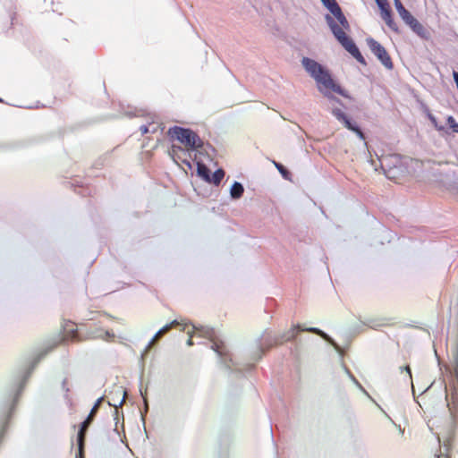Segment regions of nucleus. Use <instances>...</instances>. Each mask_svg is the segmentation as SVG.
<instances>
[{"mask_svg": "<svg viewBox=\"0 0 458 458\" xmlns=\"http://www.w3.org/2000/svg\"><path fill=\"white\" fill-rule=\"evenodd\" d=\"M320 1L322 5L327 9L329 13H331L326 14L325 20L329 30H331L334 38H335L342 47L344 48L348 54L352 55V57L357 59L361 65H367L366 60L360 54L357 44L354 43L353 39L349 35L343 31L344 29L348 30L351 28V25L349 24V21H347L338 2L336 0Z\"/></svg>", "mask_w": 458, "mask_h": 458, "instance_id": "1", "label": "nucleus"}, {"mask_svg": "<svg viewBox=\"0 0 458 458\" xmlns=\"http://www.w3.org/2000/svg\"><path fill=\"white\" fill-rule=\"evenodd\" d=\"M49 352V349L44 350L37 355L36 359L32 360L29 369H26L18 385H13L12 388L8 389L5 394L0 400V443L4 438L5 431L10 424L11 419L17 407L19 398L22 394L27 380L30 379L32 371L36 369L37 365L41 360L44 359L46 354Z\"/></svg>", "mask_w": 458, "mask_h": 458, "instance_id": "2", "label": "nucleus"}, {"mask_svg": "<svg viewBox=\"0 0 458 458\" xmlns=\"http://www.w3.org/2000/svg\"><path fill=\"white\" fill-rule=\"evenodd\" d=\"M197 333L201 337H206L212 342L211 348L214 352H217V355L220 359V362L224 363L226 369L231 372L241 373L243 369H242L238 363L234 362L233 358L231 353H229L226 350L225 342L220 340L218 335L215 331L214 328L209 327L208 326H196L192 325V330L188 331L189 339L187 341L188 346L193 345L192 337L194 334Z\"/></svg>", "mask_w": 458, "mask_h": 458, "instance_id": "3", "label": "nucleus"}, {"mask_svg": "<svg viewBox=\"0 0 458 458\" xmlns=\"http://www.w3.org/2000/svg\"><path fill=\"white\" fill-rule=\"evenodd\" d=\"M301 65L304 71L308 72L310 77L314 79L317 84L331 89V91L339 94L342 98L352 99L347 90L335 82L326 66L322 65L315 59L309 57H302Z\"/></svg>", "mask_w": 458, "mask_h": 458, "instance_id": "4", "label": "nucleus"}, {"mask_svg": "<svg viewBox=\"0 0 458 458\" xmlns=\"http://www.w3.org/2000/svg\"><path fill=\"white\" fill-rule=\"evenodd\" d=\"M297 332H310V333H313L318 336H321V338L323 340H325L327 343H328L330 345H332L333 348H335V350L337 351V352L341 353L340 345L338 344H336V342L332 338L331 335H329L328 334L320 330L319 328H317L314 327L302 328L301 325L294 326L291 329L286 331L284 334L279 335L276 336H272L269 332L265 331V334L263 336L264 343L259 344V350H261V352H264V351H265L264 345L265 344L267 345V349H269L272 347V345H275L276 344H281L284 342H289V341L294 340L296 337Z\"/></svg>", "mask_w": 458, "mask_h": 458, "instance_id": "5", "label": "nucleus"}, {"mask_svg": "<svg viewBox=\"0 0 458 458\" xmlns=\"http://www.w3.org/2000/svg\"><path fill=\"white\" fill-rule=\"evenodd\" d=\"M167 134L172 140L179 141L189 151H199L201 155L208 154L207 148H211L213 152L215 151L212 146L204 144V141L195 131L190 128L174 125L168 129Z\"/></svg>", "mask_w": 458, "mask_h": 458, "instance_id": "6", "label": "nucleus"}, {"mask_svg": "<svg viewBox=\"0 0 458 458\" xmlns=\"http://www.w3.org/2000/svg\"><path fill=\"white\" fill-rule=\"evenodd\" d=\"M102 402H103L102 396L99 397L97 401H95V403H94L91 411H89L85 420L81 421L80 424L79 432H77V437H76L77 452L75 454V458H83L84 439H86L87 430H88L89 426L93 422L96 413L98 411V409H99Z\"/></svg>", "mask_w": 458, "mask_h": 458, "instance_id": "7", "label": "nucleus"}, {"mask_svg": "<svg viewBox=\"0 0 458 458\" xmlns=\"http://www.w3.org/2000/svg\"><path fill=\"white\" fill-rule=\"evenodd\" d=\"M367 46H369L372 55H376L377 59L381 62L386 70L393 69V62L390 55L386 52V48L373 38H366Z\"/></svg>", "mask_w": 458, "mask_h": 458, "instance_id": "8", "label": "nucleus"}, {"mask_svg": "<svg viewBox=\"0 0 458 458\" xmlns=\"http://www.w3.org/2000/svg\"><path fill=\"white\" fill-rule=\"evenodd\" d=\"M189 324L190 322H184L183 320H174L171 323L163 326V327L159 329L154 336H152L150 342L148 343V344H147V347L145 348L144 353H147L149 351L150 346L154 342H156L157 338L167 334L172 328L182 327L181 330L183 331L184 328L188 327Z\"/></svg>", "mask_w": 458, "mask_h": 458, "instance_id": "9", "label": "nucleus"}, {"mask_svg": "<svg viewBox=\"0 0 458 458\" xmlns=\"http://www.w3.org/2000/svg\"><path fill=\"white\" fill-rule=\"evenodd\" d=\"M331 113L336 121L344 124L350 131H357L360 126L356 122L351 119L347 114L338 107H332Z\"/></svg>", "mask_w": 458, "mask_h": 458, "instance_id": "10", "label": "nucleus"}, {"mask_svg": "<svg viewBox=\"0 0 458 458\" xmlns=\"http://www.w3.org/2000/svg\"><path fill=\"white\" fill-rule=\"evenodd\" d=\"M331 113L336 121L344 124L350 131H357L360 126L356 122L351 119L347 114L338 107H332Z\"/></svg>", "mask_w": 458, "mask_h": 458, "instance_id": "11", "label": "nucleus"}, {"mask_svg": "<svg viewBox=\"0 0 458 458\" xmlns=\"http://www.w3.org/2000/svg\"><path fill=\"white\" fill-rule=\"evenodd\" d=\"M406 24L408 27H410L411 30L413 31L414 34H416L423 40L428 41L431 39L430 30L422 25L420 21H417L416 18L408 21Z\"/></svg>", "mask_w": 458, "mask_h": 458, "instance_id": "12", "label": "nucleus"}, {"mask_svg": "<svg viewBox=\"0 0 458 458\" xmlns=\"http://www.w3.org/2000/svg\"><path fill=\"white\" fill-rule=\"evenodd\" d=\"M190 152L191 151H189L186 147L182 148L181 146L172 145L171 149L169 151V156L175 162L177 161V159H180L182 163L187 165L188 167L191 168V163L188 161L187 158L182 157Z\"/></svg>", "mask_w": 458, "mask_h": 458, "instance_id": "13", "label": "nucleus"}, {"mask_svg": "<svg viewBox=\"0 0 458 458\" xmlns=\"http://www.w3.org/2000/svg\"><path fill=\"white\" fill-rule=\"evenodd\" d=\"M394 6L399 17L402 18L404 23H408L411 20L415 19V17L412 14H411L410 11L405 9L401 0H394Z\"/></svg>", "mask_w": 458, "mask_h": 458, "instance_id": "14", "label": "nucleus"}, {"mask_svg": "<svg viewBox=\"0 0 458 458\" xmlns=\"http://www.w3.org/2000/svg\"><path fill=\"white\" fill-rule=\"evenodd\" d=\"M381 15L382 19L386 22V25L388 26V28L391 29V30L394 31L395 33H398V27L396 22L393 19L391 9L381 11Z\"/></svg>", "mask_w": 458, "mask_h": 458, "instance_id": "15", "label": "nucleus"}, {"mask_svg": "<svg viewBox=\"0 0 458 458\" xmlns=\"http://www.w3.org/2000/svg\"><path fill=\"white\" fill-rule=\"evenodd\" d=\"M225 172L223 168H217L209 175L207 182L215 186H219L221 181L225 178Z\"/></svg>", "mask_w": 458, "mask_h": 458, "instance_id": "16", "label": "nucleus"}, {"mask_svg": "<svg viewBox=\"0 0 458 458\" xmlns=\"http://www.w3.org/2000/svg\"><path fill=\"white\" fill-rule=\"evenodd\" d=\"M62 390L64 391V400L66 403V405L70 410L73 411L74 403L72 401V397L69 394L70 388L68 386V379L64 378L62 382Z\"/></svg>", "mask_w": 458, "mask_h": 458, "instance_id": "17", "label": "nucleus"}, {"mask_svg": "<svg viewBox=\"0 0 458 458\" xmlns=\"http://www.w3.org/2000/svg\"><path fill=\"white\" fill-rule=\"evenodd\" d=\"M319 92L322 93L323 97L328 99L329 102L334 106L335 104L344 107V104L342 103L341 99L334 96L333 93L329 92L330 89L318 86Z\"/></svg>", "mask_w": 458, "mask_h": 458, "instance_id": "18", "label": "nucleus"}, {"mask_svg": "<svg viewBox=\"0 0 458 458\" xmlns=\"http://www.w3.org/2000/svg\"><path fill=\"white\" fill-rule=\"evenodd\" d=\"M197 175L199 176L201 179H203L204 182H207V181L209 178V175L212 174V171L208 167L207 165H205L202 162H197Z\"/></svg>", "mask_w": 458, "mask_h": 458, "instance_id": "19", "label": "nucleus"}, {"mask_svg": "<svg viewBox=\"0 0 458 458\" xmlns=\"http://www.w3.org/2000/svg\"><path fill=\"white\" fill-rule=\"evenodd\" d=\"M244 193L243 184L234 181L231 186L230 194L233 199H239Z\"/></svg>", "mask_w": 458, "mask_h": 458, "instance_id": "20", "label": "nucleus"}, {"mask_svg": "<svg viewBox=\"0 0 458 458\" xmlns=\"http://www.w3.org/2000/svg\"><path fill=\"white\" fill-rule=\"evenodd\" d=\"M342 368H344L346 375L348 376V377H350V379L352 381L354 386H358L359 389H360L362 392H364V394H366L368 395V394H367L366 390L364 389V387L360 384V382L353 376V374L351 372V370L344 364H342Z\"/></svg>", "mask_w": 458, "mask_h": 458, "instance_id": "21", "label": "nucleus"}, {"mask_svg": "<svg viewBox=\"0 0 458 458\" xmlns=\"http://www.w3.org/2000/svg\"><path fill=\"white\" fill-rule=\"evenodd\" d=\"M446 122L447 125L449 126V128H451L452 131L454 133H458V123L452 115L447 116Z\"/></svg>", "mask_w": 458, "mask_h": 458, "instance_id": "22", "label": "nucleus"}, {"mask_svg": "<svg viewBox=\"0 0 458 458\" xmlns=\"http://www.w3.org/2000/svg\"><path fill=\"white\" fill-rule=\"evenodd\" d=\"M275 165H276V169L278 170L279 173H281L282 176L284 179H288L289 178V175H290V173H289V170L286 169L283 165L282 163H276L275 162Z\"/></svg>", "mask_w": 458, "mask_h": 458, "instance_id": "23", "label": "nucleus"}, {"mask_svg": "<svg viewBox=\"0 0 458 458\" xmlns=\"http://www.w3.org/2000/svg\"><path fill=\"white\" fill-rule=\"evenodd\" d=\"M375 1L378 6L379 11H381V12L384 10L391 9L389 6V4L387 3V0H375Z\"/></svg>", "mask_w": 458, "mask_h": 458, "instance_id": "24", "label": "nucleus"}, {"mask_svg": "<svg viewBox=\"0 0 458 458\" xmlns=\"http://www.w3.org/2000/svg\"><path fill=\"white\" fill-rule=\"evenodd\" d=\"M140 393H141V396L143 397V402H144V411H141V416H142V418H144L145 414L148 411V401H147V397H146V390L145 391L140 390Z\"/></svg>", "mask_w": 458, "mask_h": 458, "instance_id": "25", "label": "nucleus"}, {"mask_svg": "<svg viewBox=\"0 0 458 458\" xmlns=\"http://www.w3.org/2000/svg\"><path fill=\"white\" fill-rule=\"evenodd\" d=\"M428 120L430 121V123H432L433 126L436 128V130H438V131L443 130V126L437 125V119L433 114H428Z\"/></svg>", "mask_w": 458, "mask_h": 458, "instance_id": "26", "label": "nucleus"}, {"mask_svg": "<svg viewBox=\"0 0 458 458\" xmlns=\"http://www.w3.org/2000/svg\"><path fill=\"white\" fill-rule=\"evenodd\" d=\"M352 132H354V134L357 135V137H359L360 140L365 141L366 137L364 132L360 130V128L358 129V131H353Z\"/></svg>", "mask_w": 458, "mask_h": 458, "instance_id": "27", "label": "nucleus"}, {"mask_svg": "<svg viewBox=\"0 0 458 458\" xmlns=\"http://www.w3.org/2000/svg\"><path fill=\"white\" fill-rule=\"evenodd\" d=\"M124 402V397L121 399V401H119V403H112L111 401H108V405L111 406V407H117V406H121V404H123Z\"/></svg>", "mask_w": 458, "mask_h": 458, "instance_id": "28", "label": "nucleus"}, {"mask_svg": "<svg viewBox=\"0 0 458 458\" xmlns=\"http://www.w3.org/2000/svg\"><path fill=\"white\" fill-rule=\"evenodd\" d=\"M454 359L455 360V363L458 364V342H457V344H455V347H454Z\"/></svg>", "mask_w": 458, "mask_h": 458, "instance_id": "29", "label": "nucleus"}, {"mask_svg": "<svg viewBox=\"0 0 458 458\" xmlns=\"http://www.w3.org/2000/svg\"><path fill=\"white\" fill-rule=\"evenodd\" d=\"M453 78H454L455 86H457V89H458V71H455V70L453 71Z\"/></svg>", "mask_w": 458, "mask_h": 458, "instance_id": "30", "label": "nucleus"}, {"mask_svg": "<svg viewBox=\"0 0 458 458\" xmlns=\"http://www.w3.org/2000/svg\"><path fill=\"white\" fill-rule=\"evenodd\" d=\"M399 369H401V372H403V370L407 371L408 375H409V377L410 379L411 378V369L409 366H406V367H401L399 368Z\"/></svg>", "mask_w": 458, "mask_h": 458, "instance_id": "31", "label": "nucleus"}, {"mask_svg": "<svg viewBox=\"0 0 458 458\" xmlns=\"http://www.w3.org/2000/svg\"><path fill=\"white\" fill-rule=\"evenodd\" d=\"M140 131H141L142 134H146L149 131V129L148 128L147 125H141L140 126Z\"/></svg>", "mask_w": 458, "mask_h": 458, "instance_id": "32", "label": "nucleus"}, {"mask_svg": "<svg viewBox=\"0 0 458 458\" xmlns=\"http://www.w3.org/2000/svg\"><path fill=\"white\" fill-rule=\"evenodd\" d=\"M114 337V334L108 332V331H105V336L104 338L105 339H110V338H113Z\"/></svg>", "mask_w": 458, "mask_h": 458, "instance_id": "33", "label": "nucleus"}, {"mask_svg": "<svg viewBox=\"0 0 458 458\" xmlns=\"http://www.w3.org/2000/svg\"><path fill=\"white\" fill-rule=\"evenodd\" d=\"M364 324H365L367 327H372V328H376V327H379V325H373V324H372V320H371V321H367V322H365Z\"/></svg>", "mask_w": 458, "mask_h": 458, "instance_id": "34", "label": "nucleus"}, {"mask_svg": "<svg viewBox=\"0 0 458 458\" xmlns=\"http://www.w3.org/2000/svg\"><path fill=\"white\" fill-rule=\"evenodd\" d=\"M125 114L128 115L129 117H133L135 115V114L131 111L126 112Z\"/></svg>", "mask_w": 458, "mask_h": 458, "instance_id": "35", "label": "nucleus"}, {"mask_svg": "<svg viewBox=\"0 0 458 458\" xmlns=\"http://www.w3.org/2000/svg\"><path fill=\"white\" fill-rule=\"evenodd\" d=\"M253 369V366L251 364H247L246 365V369L247 370H251Z\"/></svg>", "mask_w": 458, "mask_h": 458, "instance_id": "36", "label": "nucleus"}, {"mask_svg": "<svg viewBox=\"0 0 458 458\" xmlns=\"http://www.w3.org/2000/svg\"><path fill=\"white\" fill-rule=\"evenodd\" d=\"M411 391H413V394L415 393L414 386L411 385Z\"/></svg>", "mask_w": 458, "mask_h": 458, "instance_id": "37", "label": "nucleus"}, {"mask_svg": "<svg viewBox=\"0 0 458 458\" xmlns=\"http://www.w3.org/2000/svg\"><path fill=\"white\" fill-rule=\"evenodd\" d=\"M0 103H4V99L0 98Z\"/></svg>", "mask_w": 458, "mask_h": 458, "instance_id": "38", "label": "nucleus"}, {"mask_svg": "<svg viewBox=\"0 0 458 458\" xmlns=\"http://www.w3.org/2000/svg\"><path fill=\"white\" fill-rule=\"evenodd\" d=\"M446 458H449V456L447 455Z\"/></svg>", "mask_w": 458, "mask_h": 458, "instance_id": "39", "label": "nucleus"}]
</instances>
